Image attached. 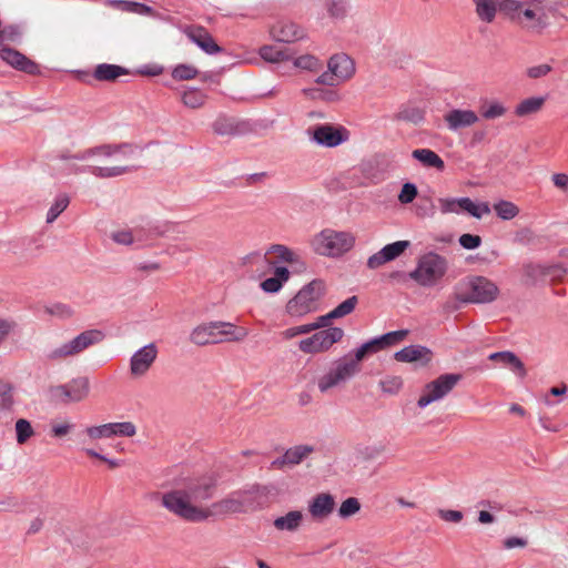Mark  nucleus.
Segmentation results:
<instances>
[{
    "mask_svg": "<svg viewBox=\"0 0 568 568\" xmlns=\"http://www.w3.org/2000/svg\"><path fill=\"white\" fill-rule=\"evenodd\" d=\"M105 4L122 12L135 13L140 16H154V10L152 7L136 1L106 0Z\"/></svg>",
    "mask_w": 568,
    "mask_h": 568,
    "instance_id": "nucleus-25",
    "label": "nucleus"
},
{
    "mask_svg": "<svg viewBox=\"0 0 568 568\" xmlns=\"http://www.w3.org/2000/svg\"><path fill=\"white\" fill-rule=\"evenodd\" d=\"M349 133L344 126L321 124L313 130V140L323 146L335 148L348 140Z\"/></svg>",
    "mask_w": 568,
    "mask_h": 568,
    "instance_id": "nucleus-13",
    "label": "nucleus"
},
{
    "mask_svg": "<svg viewBox=\"0 0 568 568\" xmlns=\"http://www.w3.org/2000/svg\"><path fill=\"white\" fill-rule=\"evenodd\" d=\"M462 379L460 374H443L436 379L427 383L423 394L417 400L419 408H425L429 404L443 399L448 395Z\"/></svg>",
    "mask_w": 568,
    "mask_h": 568,
    "instance_id": "nucleus-8",
    "label": "nucleus"
},
{
    "mask_svg": "<svg viewBox=\"0 0 568 568\" xmlns=\"http://www.w3.org/2000/svg\"><path fill=\"white\" fill-rule=\"evenodd\" d=\"M335 498L329 493L315 495L308 504V513L315 520H324L329 517L335 509Z\"/></svg>",
    "mask_w": 568,
    "mask_h": 568,
    "instance_id": "nucleus-19",
    "label": "nucleus"
},
{
    "mask_svg": "<svg viewBox=\"0 0 568 568\" xmlns=\"http://www.w3.org/2000/svg\"><path fill=\"white\" fill-rule=\"evenodd\" d=\"M260 55L267 62H281L288 60L291 57L286 50H282L277 45H264L260 49Z\"/></svg>",
    "mask_w": 568,
    "mask_h": 568,
    "instance_id": "nucleus-41",
    "label": "nucleus"
},
{
    "mask_svg": "<svg viewBox=\"0 0 568 568\" xmlns=\"http://www.w3.org/2000/svg\"><path fill=\"white\" fill-rule=\"evenodd\" d=\"M20 33L14 27H0V45H2L7 41H16L19 38Z\"/></svg>",
    "mask_w": 568,
    "mask_h": 568,
    "instance_id": "nucleus-64",
    "label": "nucleus"
},
{
    "mask_svg": "<svg viewBox=\"0 0 568 568\" xmlns=\"http://www.w3.org/2000/svg\"><path fill=\"white\" fill-rule=\"evenodd\" d=\"M408 334L407 329L394 331L376 337L381 349L402 342Z\"/></svg>",
    "mask_w": 568,
    "mask_h": 568,
    "instance_id": "nucleus-46",
    "label": "nucleus"
},
{
    "mask_svg": "<svg viewBox=\"0 0 568 568\" xmlns=\"http://www.w3.org/2000/svg\"><path fill=\"white\" fill-rule=\"evenodd\" d=\"M270 33L277 42L291 43L304 37V32L298 26L291 21H278L270 29Z\"/></svg>",
    "mask_w": 568,
    "mask_h": 568,
    "instance_id": "nucleus-21",
    "label": "nucleus"
},
{
    "mask_svg": "<svg viewBox=\"0 0 568 568\" xmlns=\"http://www.w3.org/2000/svg\"><path fill=\"white\" fill-rule=\"evenodd\" d=\"M267 253H273L282 262L294 263L297 262V255L291 248L282 244H274L268 248Z\"/></svg>",
    "mask_w": 568,
    "mask_h": 568,
    "instance_id": "nucleus-52",
    "label": "nucleus"
},
{
    "mask_svg": "<svg viewBox=\"0 0 568 568\" xmlns=\"http://www.w3.org/2000/svg\"><path fill=\"white\" fill-rule=\"evenodd\" d=\"M104 334L100 329H88L79 334L72 341L52 349L48 357L50 359H61L74 356L90 347L91 345L102 342Z\"/></svg>",
    "mask_w": 568,
    "mask_h": 568,
    "instance_id": "nucleus-9",
    "label": "nucleus"
},
{
    "mask_svg": "<svg viewBox=\"0 0 568 568\" xmlns=\"http://www.w3.org/2000/svg\"><path fill=\"white\" fill-rule=\"evenodd\" d=\"M314 452L311 445H297L288 448L284 455L272 462V467L281 469L285 465H297Z\"/></svg>",
    "mask_w": 568,
    "mask_h": 568,
    "instance_id": "nucleus-23",
    "label": "nucleus"
},
{
    "mask_svg": "<svg viewBox=\"0 0 568 568\" xmlns=\"http://www.w3.org/2000/svg\"><path fill=\"white\" fill-rule=\"evenodd\" d=\"M133 152V146L131 144H120V145H101L94 149H89L83 152L77 153L74 155H61V159H74V160H87L93 155H101L105 158H112L118 155H129Z\"/></svg>",
    "mask_w": 568,
    "mask_h": 568,
    "instance_id": "nucleus-18",
    "label": "nucleus"
},
{
    "mask_svg": "<svg viewBox=\"0 0 568 568\" xmlns=\"http://www.w3.org/2000/svg\"><path fill=\"white\" fill-rule=\"evenodd\" d=\"M16 434L18 444L22 445L34 435V430L29 420L20 418L16 422Z\"/></svg>",
    "mask_w": 568,
    "mask_h": 568,
    "instance_id": "nucleus-45",
    "label": "nucleus"
},
{
    "mask_svg": "<svg viewBox=\"0 0 568 568\" xmlns=\"http://www.w3.org/2000/svg\"><path fill=\"white\" fill-rule=\"evenodd\" d=\"M210 509L212 511V515H230L243 513L241 508V501H239V497L235 496L234 491L230 494L227 497L213 503Z\"/></svg>",
    "mask_w": 568,
    "mask_h": 568,
    "instance_id": "nucleus-27",
    "label": "nucleus"
},
{
    "mask_svg": "<svg viewBox=\"0 0 568 568\" xmlns=\"http://www.w3.org/2000/svg\"><path fill=\"white\" fill-rule=\"evenodd\" d=\"M90 383L88 377L72 379L69 384L51 386L49 388L50 397L55 403L81 402L88 397Z\"/></svg>",
    "mask_w": 568,
    "mask_h": 568,
    "instance_id": "nucleus-11",
    "label": "nucleus"
},
{
    "mask_svg": "<svg viewBox=\"0 0 568 568\" xmlns=\"http://www.w3.org/2000/svg\"><path fill=\"white\" fill-rule=\"evenodd\" d=\"M317 342L315 339L314 334L307 338L301 339L298 343V348L301 352L305 354H318L322 353L320 348H317Z\"/></svg>",
    "mask_w": 568,
    "mask_h": 568,
    "instance_id": "nucleus-59",
    "label": "nucleus"
},
{
    "mask_svg": "<svg viewBox=\"0 0 568 568\" xmlns=\"http://www.w3.org/2000/svg\"><path fill=\"white\" fill-rule=\"evenodd\" d=\"M499 11L527 33L540 36L550 26L548 13L556 8L546 0H500Z\"/></svg>",
    "mask_w": 568,
    "mask_h": 568,
    "instance_id": "nucleus-2",
    "label": "nucleus"
},
{
    "mask_svg": "<svg viewBox=\"0 0 568 568\" xmlns=\"http://www.w3.org/2000/svg\"><path fill=\"white\" fill-rule=\"evenodd\" d=\"M288 278L290 271L284 266H278L275 268L273 277H268L261 283V288L266 293H276Z\"/></svg>",
    "mask_w": 568,
    "mask_h": 568,
    "instance_id": "nucleus-30",
    "label": "nucleus"
},
{
    "mask_svg": "<svg viewBox=\"0 0 568 568\" xmlns=\"http://www.w3.org/2000/svg\"><path fill=\"white\" fill-rule=\"evenodd\" d=\"M158 348L150 343L136 351L130 359V372L133 376L140 377L148 373L156 359Z\"/></svg>",
    "mask_w": 568,
    "mask_h": 568,
    "instance_id": "nucleus-14",
    "label": "nucleus"
},
{
    "mask_svg": "<svg viewBox=\"0 0 568 568\" xmlns=\"http://www.w3.org/2000/svg\"><path fill=\"white\" fill-rule=\"evenodd\" d=\"M355 241L356 237L351 232L325 229L313 237L311 244L318 255L339 257L354 247Z\"/></svg>",
    "mask_w": 568,
    "mask_h": 568,
    "instance_id": "nucleus-4",
    "label": "nucleus"
},
{
    "mask_svg": "<svg viewBox=\"0 0 568 568\" xmlns=\"http://www.w3.org/2000/svg\"><path fill=\"white\" fill-rule=\"evenodd\" d=\"M0 58L12 68L27 74L36 75L40 73L39 65L16 49L2 47Z\"/></svg>",
    "mask_w": 568,
    "mask_h": 568,
    "instance_id": "nucleus-15",
    "label": "nucleus"
},
{
    "mask_svg": "<svg viewBox=\"0 0 568 568\" xmlns=\"http://www.w3.org/2000/svg\"><path fill=\"white\" fill-rule=\"evenodd\" d=\"M479 113L485 120H495L504 116L507 108L499 101H490L480 105Z\"/></svg>",
    "mask_w": 568,
    "mask_h": 568,
    "instance_id": "nucleus-40",
    "label": "nucleus"
},
{
    "mask_svg": "<svg viewBox=\"0 0 568 568\" xmlns=\"http://www.w3.org/2000/svg\"><path fill=\"white\" fill-rule=\"evenodd\" d=\"M493 210L495 211L496 215L504 221H510L515 219L520 212L519 207L514 202L507 200H499L498 202L494 203Z\"/></svg>",
    "mask_w": 568,
    "mask_h": 568,
    "instance_id": "nucleus-39",
    "label": "nucleus"
},
{
    "mask_svg": "<svg viewBox=\"0 0 568 568\" xmlns=\"http://www.w3.org/2000/svg\"><path fill=\"white\" fill-rule=\"evenodd\" d=\"M171 74L174 80L184 81L196 78L199 71L191 64H178Z\"/></svg>",
    "mask_w": 568,
    "mask_h": 568,
    "instance_id": "nucleus-48",
    "label": "nucleus"
},
{
    "mask_svg": "<svg viewBox=\"0 0 568 568\" xmlns=\"http://www.w3.org/2000/svg\"><path fill=\"white\" fill-rule=\"evenodd\" d=\"M69 203L68 195L58 196L47 214V222L52 223L68 207Z\"/></svg>",
    "mask_w": 568,
    "mask_h": 568,
    "instance_id": "nucleus-51",
    "label": "nucleus"
},
{
    "mask_svg": "<svg viewBox=\"0 0 568 568\" xmlns=\"http://www.w3.org/2000/svg\"><path fill=\"white\" fill-rule=\"evenodd\" d=\"M213 131L219 135H234L239 132V125L233 119L219 116L213 123Z\"/></svg>",
    "mask_w": 568,
    "mask_h": 568,
    "instance_id": "nucleus-42",
    "label": "nucleus"
},
{
    "mask_svg": "<svg viewBox=\"0 0 568 568\" xmlns=\"http://www.w3.org/2000/svg\"><path fill=\"white\" fill-rule=\"evenodd\" d=\"M458 199H450V197H442L438 199L439 203V210L443 214L448 213H459L458 205H457Z\"/></svg>",
    "mask_w": 568,
    "mask_h": 568,
    "instance_id": "nucleus-61",
    "label": "nucleus"
},
{
    "mask_svg": "<svg viewBox=\"0 0 568 568\" xmlns=\"http://www.w3.org/2000/svg\"><path fill=\"white\" fill-rule=\"evenodd\" d=\"M129 71L116 64L101 63L94 69L93 77L98 81H115L119 77L128 74Z\"/></svg>",
    "mask_w": 568,
    "mask_h": 568,
    "instance_id": "nucleus-29",
    "label": "nucleus"
},
{
    "mask_svg": "<svg viewBox=\"0 0 568 568\" xmlns=\"http://www.w3.org/2000/svg\"><path fill=\"white\" fill-rule=\"evenodd\" d=\"M215 483L207 477L187 478L179 486L160 495L161 506L187 523H202L212 516L202 504L213 498Z\"/></svg>",
    "mask_w": 568,
    "mask_h": 568,
    "instance_id": "nucleus-1",
    "label": "nucleus"
},
{
    "mask_svg": "<svg viewBox=\"0 0 568 568\" xmlns=\"http://www.w3.org/2000/svg\"><path fill=\"white\" fill-rule=\"evenodd\" d=\"M325 7L332 18L341 19L346 14V4L343 0H325Z\"/></svg>",
    "mask_w": 568,
    "mask_h": 568,
    "instance_id": "nucleus-54",
    "label": "nucleus"
},
{
    "mask_svg": "<svg viewBox=\"0 0 568 568\" xmlns=\"http://www.w3.org/2000/svg\"><path fill=\"white\" fill-rule=\"evenodd\" d=\"M47 311L51 315L58 316L60 318H69L73 315V310L71 306L63 303L53 304L52 306L48 307Z\"/></svg>",
    "mask_w": 568,
    "mask_h": 568,
    "instance_id": "nucleus-58",
    "label": "nucleus"
},
{
    "mask_svg": "<svg viewBox=\"0 0 568 568\" xmlns=\"http://www.w3.org/2000/svg\"><path fill=\"white\" fill-rule=\"evenodd\" d=\"M14 387L8 382L0 381V410H10L14 404Z\"/></svg>",
    "mask_w": 568,
    "mask_h": 568,
    "instance_id": "nucleus-43",
    "label": "nucleus"
},
{
    "mask_svg": "<svg viewBox=\"0 0 568 568\" xmlns=\"http://www.w3.org/2000/svg\"><path fill=\"white\" fill-rule=\"evenodd\" d=\"M552 70V67L550 64L544 63L539 65H534L527 69V75L530 79H539L542 77H546L548 73H550Z\"/></svg>",
    "mask_w": 568,
    "mask_h": 568,
    "instance_id": "nucleus-62",
    "label": "nucleus"
},
{
    "mask_svg": "<svg viewBox=\"0 0 568 568\" xmlns=\"http://www.w3.org/2000/svg\"><path fill=\"white\" fill-rule=\"evenodd\" d=\"M234 494L239 497V501H241L243 513L253 511L257 508V499L260 497L258 487L252 486L248 489L234 491Z\"/></svg>",
    "mask_w": 568,
    "mask_h": 568,
    "instance_id": "nucleus-32",
    "label": "nucleus"
},
{
    "mask_svg": "<svg viewBox=\"0 0 568 568\" xmlns=\"http://www.w3.org/2000/svg\"><path fill=\"white\" fill-rule=\"evenodd\" d=\"M361 503L356 497L346 498L339 506L337 515L342 519L353 517L361 510Z\"/></svg>",
    "mask_w": 568,
    "mask_h": 568,
    "instance_id": "nucleus-44",
    "label": "nucleus"
},
{
    "mask_svg": "<svg viewBox=\"0 0 568 568\" xmlns=\"http://www.w3.org/2000/svg\"><path fill=\"white\" fill-rule=\"evenodd\" d=\"M84 433L92 440L111 438L113 436L133 437L136 434V427L131 422L108 423L87 427Z\"/></svg>",
    "mask_w": 568,
    "mask_h": 568,
    "instance_id": "nucleus-12",
    "label": "nucleus"
},
{
    "mask_svg": "<svg viewBox=\"0 0 568 568\" xmlns=\"http://www.w3.org/2000/svg\"><path fill=\"white\" fill-rule=\"evenodd\" d=\"M181 101L190 109H199L204 105L206 94L197 88H190L182 93Z\"/></svg>",
    "mask_w": 568,
    "mask_h": 568,
    "instance_id": "nucleus-38",
    "label": "nucleus"
},
{
    "mask_svg": "<svg viewBox=\"0 0 568 568\" xmlns=\"http://www.w3.org/2000/svg\"><path fill=\"white\" fill-rule=\"evenodd\" d=\"M248 335L244 327L230 322H209L194 327L190 341L197 346L217 344L222 342H241Z\"/></svg>",
    "mask_w": 568,
    "mask_h": 568,
    "instance_id": "nucleus-3",
    "label": "nucleus"
},
{
    "mask_svg": "<svg viewBox=\"0 0 568 568\" xmlns=\"http://www.w3.org/2000/svg\"><path fill=\"white\" fill-rule=\"evenodd\" d=\"M334 371L336 372L341 381L345 383L361 371V364L353 357H345L336 364Z\"/></svg>",
    "mask_w": 568,
    "mask_h": 568,
    "instance_id": "nucleus-35",
    "label": "nucleus"
},
{
    "mask_svg": "<svg viewBox=\"0 0 568 568\" xmlns=\"http://www.w3.org/2000/svg\"><path fill=\"white\" fill-rule=\"evenodd\" d=\"M459 244L466 250H475L480 246L481 237L479 235L466 233L459 237Z\"/></svg>",
    "mask_w": 568,
    "mask_h": 568,
    "instance_id": "nucleus-60",
    "label": "nucleus"
},
{
    "mask_svg": "<svg viewBox=\"0 0 568 568\" xmlns=\"http://www.w3.org/2000/svg\"><path fill=\"white\" fill-rule=\"evenodd\" d=\"M412 156L425 168H434L438 171H444L445 169L443 159L430 149H416L412 152Z\"/></svg>",
    "mask_w": 568,
    "mask_h": 568,
    "instance_id": "nucleus-28",
    "label": "nucleus"
},
{
    "mask_svg": "<svg viewBox=\"0 0 568 568\" xmlns=\"http://www.w3.org/2000/svg\"><path fill=\"white\" fill-rule=\"evenodd\" d=\"M303 520V514L300 510L288 511L285 516L277 517L274 520V527L278 530L294 531Z\"/></svg>",
    "mask_w": 568,
    "mask_h": 568,
    "instance_id": "nucleus-33",
    "label": "nucleus"
},
{
    "mask_svg": "<svg viewBox=\"0 0 568 568\" xmlns=\"http://www.w3.org/2000/svg\"><path fill=\"white\" fill-rule=\"evenodd\" d=\"M418 191L415 184L413 183H405L400 190V193L398 194V201L402 204H408L412 203L415 197L417 196Z\"/></svg>",
    "mask_w": 568,
    "mask_h": 568,
    "instance_id": "nucleus-56",
    "label": "nucleus"
},
{
    "mask_svg": "<svg viewBox=\"0 0 568 568\" xmlns=\"http://www.w3.org/2000/svg\"><path fill=\"white\" fill-rule=\"evenodd\" d=\"M328 71L322 73L316 82L325 85H336L351 79L355 73L354 61L346 54H335L327 62Z\"/></svg>",
    "mask_w": 568,
    "mask_h": 568,
    "instance_id": "nucleus-10",
    "label": "nucleus"
},
{
    "mask_svg": "<svg viewBox=\"0 0 568 568\" xmlns=\"http://www.w3.org/2000/svg\"><path fill=\"white\" fill-rule=\"evenodd\" d=\"M457 205L459 212L466 211L476 219H481L483 215L489 214L491 211L487 202L476 204L469 197H459Z\"/></svg>",
    "mask_w": 568,
    "mask_h": 568,
    "instance_id": "nucleus-34",
    "label": "nucleus"
},
{
    "mask_svg": "<svg viewBox=\"0 0 568 568\" xmlns=\"http://www.w3.org/2000/svg\"><path fill=\"white\" fill-rule=\"evenodd\" d=\"M325 294V283L322 280H313L304 285L296 295L286 304V312L292 317H302L315 312L318 302Z\"/></svg>",
    "mask_w": 568,
    "mask_h": 568,
    "instance_id": "nucleus-7",
    "label": "nucleus"
},
{
    "mask_svg": "<svg viewBox=\"0 0 568 568\" xmlns=\"http://www.w3.org/2000/svg\"><path fill=\"white\" fill-rule=\"evenodd\" d=\"M432 351L423 345H409L394 354V358L400 363H420L427 365L432 361Z\"/></svg>",
    "mask_w": 568,
    "mask_h": 568,
    "instance_id": "nucleus-22",
    "label": "nucleus"
},
{
    "mask_svg": "<svg viewBox=\"0 0 568 568\" xmlns=\"http://www.w3.org/2000/svg\"><path fill=\"white\" fill-rule=\"evenodd\" d=\"M131 171L129 165H111V166H101V165H91L89 166V172L101 179L114 178L122 175L126 172Z\"/></svg>",
    "mask_w": 568,
    "mask_h": 568,
    "instance_id": "nucleus-37",
    "label": "nucleus"
},
{
    "mask_svg": "<svg viewBox=\"0 0 568 568\" xmlns=\"http://www.w3.org/2000/svg\"><path fill=\"white\" fill-rule=\"evenodd\" d=\"M447 268L444 256L429 252L419 257L416 268L408 276L423 287H433L445 276Z\"/></svg>",
    "mask_w": 568,
    "mask_h": 568,
    "instance_id": "nucleus-6",
    "label": "nucleus"
},
{
    "mask_svg": "<svg viewBox=\"0 0 568 568\" xmlns=\"http://www.w3.org/2000/svg\"><path fill=\"white\" fill-rule=\"evenodd\" d=\"M476 4V13L481 21L490 23L494 21L499 2L495 0H474Z\"/></svg>",
    "mask_w": 568,
    "mask_h": 568,
    "instance_id": "nucleus-36",
    "label": "nucleus"
},
{
    "mask_svg": "<svg viewBox=\"0 0 568 568\" xmlns=\"http://www.w3.org/2000/svg\"><path fill=\"white\" fill-rule=\"evenodd\" d=\"M379 387L383 393L395 395L403 387V379L399 376H386L379 381Z\"/></svg>",
    "mask_w": 568,
    "mask_h": 568,
    "instance_id": "nucleus-49",
    "label": "nucleus"
},
{
    "mask_svg": "<svg viewBox=\"0 0 568 568\" xmlns=\"http://www.w3.org/2000/svg\"><path fill=\"white\" fill-rule=\"evenodd\" d=\"M342 383L343 382L341 381V378L338 377L336 372L334 369H332L328 373H326L325 375H323L322 377H320V379L317 382V387L321 393H326L331 388L336 387Z\"/></svg>",
    "mask_w": 568,
    "mask_h": 568,
    "instance_id": "nucleus-50",
    "label": "nucleus"
},
{
    "mask_svg": "<svg viewBox=\"0 0 568 568\" xmlns=\"http://www.w3.org/2000/svg\"><path fill=\"white\" fill-rule=\"evenodd\" d=\"M448 130L458 131L469 128L479 121V116L473 110L453 109L444 115Z\"/></svg>",
    "mask_w": 568,
    "mask_h": 568,
    "instance_id": "nucleus-20",
    "label": "nucleus"
},
{
    "mask_svg": "<svg viewBox=\"0 0 568 568\" xmlns=\"http://www.w3.org/2000/svg\"><path fill=\"white\" fill-rule=\"evenodd\" d=\"M488 359L509 367L521 378H524L527 374L521 359L510 351L491 353L488 356Z\"/></svg>",
    "mask_w": 568,
    "mask_h": 568,
    "instance_id": "nucleus-24",
    "label": "nucleus"
},
{
    "mask_svg": "<svg viewBox=\"0 0 568 568\" xmlns=\"http://www.w3.org/2000/svg\"><path fill=\"white\" fill-rule=\"evenodd\" d=\"M398 118L404 121L412 122L414 124H419L424 121V112L418 108H410L403 110Z\"/></svg>",
    "mask_w": 568,
    "mask_h": 568,
    "instance_id": "nucleus-57",
    "label": "nucleus"
},
{
    "mask_svg": "<svg viewBox=\"0 0 568 568\" xmlns=\"http://www.w3.org/2000/svg\"><path fill=\"white\" fill-rule=\"evenodd\" d=\"M378 351H381V348L378 346V342L376 341V338H374L372 341H368V342L364 343L361 347L355 349L353 358L356 359L358 363H361V361L367 354H373V353H376Z\"/></svg>",
    "mask_w": 568,
    "mask_h": 568,
    "instance_id": "nucleus-55",
    "label": "nucleus"
},
{
    "mask_svg": "<svg viewBox=\"0 0 568 568\" xmlns=\"http://www.w3.org/2000/svg\"><path fill=\"white\" fill-rule=\"evenodd\" d=\"M409 241H397L385 245L377 253L373 254L367 260V267L371 270L378 268L387 262L394 261L402 255L407 247H409Z\"/></svg>",
    "mask_w": 568,
    "mask_h": 568,
    "instance_id": "nucleus-17",
    "label": "nucleus"
},
{
    "mask_svg": "<svg viewBox=\"0 0 568 568\" xmlns=\"http://www.w3.org/2000/svg\"><path fill=\"white\" fill-rule=\"evenodd\" d=\"M495 282L485 276H470L458 284V296L462 303L489 304L499 296Z\"/></svg>",
    "mask_w": 568,
    "mask_h": 568,
    "instance_id": "nucleus-5",
    "label": "nucleus"
},
{
    "mask_svg": "<svg viewBox=\"0 0 568 568\" xmlns=\"http://www.w3.org/2000/svg\"><path fill=\"white\" fill-rule=\"evenodd\" d=\"M357 303V296L353 295L345 300L344 302H342L339 305H337L334 310H332V313L335 316V318L344 317L355 310Z\"/></svg>",
    "mask_w": 568,
    "mask_h": 568,
    "instance_id": "nucleus-53",
    "label": "nucleus"
},
{
    "mask_svg": "<svg viewBox=\"0 0 568 568\" xmlns=\"http://www.w3.org/2000/svg\"><path fill=\"white\" fill-rule=\"evenodd\" d=\"M183 33L207 54H215L222 51V48L204 27L186 26L183 28Z\"/></svg>",
    "mask_w": 568,
    "mask_h": 568,
    "instance_id": "nucleus-16",
    "label": "nucleus"
},
{
    "mask_svg": "<svg viewBox=\"0 0 568 568\" xmlns=\"http://www.w3.org/2000/svg\"><path fill=\"white\" fill-rule=\"evenodd\" d=\"M438 516L440 519L448 521V523H455L458 524L463 520L464 515L459 510H453V509H439Z\"/></svg>",
    "mask_w": 568,
    "mask_h": 568,
    "instance_id": "nucleus-63",
    "label": "nucleus"
},
{
    "mask_svg": "<svg viewBox=\"0 0 568 568\" xmlns=\"http://www.w3.org/2000/svg\"><path fill=\"white\" fill-rule=\"evenodd\" d=\"M314 336L317 342V348L324 353L343 338L344 331L339 327H328L316 332Z\"/></svg>",
    "mask_w": 568,
    "mask_h": 568,
    "instance_id": "nucleus-26",
    "label": "nucleus"
},
{
    "mask_svg": "<svg viewBox=\"0 0 568 568\" xmlns=\"http://www.w3.org/2000/svg\"><path fill=\"white\" fill-rule=\"evenodd\" d=\"M293 64L296 68L307 71H318L322 68L321 61L312 54H305L294 59Z\"/></svg>",
    "mask_w": 568,
    "mask_h": 568,
    "instance_id": "nucleus-47",
    "label": "nucleus"
},
{
    "mask_svg": "<svg viewBox=\"0 0 568 568\" xmlns=\"http://www.w3.org/2000/svg\"><path fill=\"white\" fill-rule=\"evenodd\" d=\"M546 102L545 97H531L520 101L515 108L517 116H528L539 112Z\"/></svg>",
    "mask_w": 568,
    "mask_h": 568,
    "instance_id": "nucleus-31",
    "label": "nucleus"
}]
</instances>
